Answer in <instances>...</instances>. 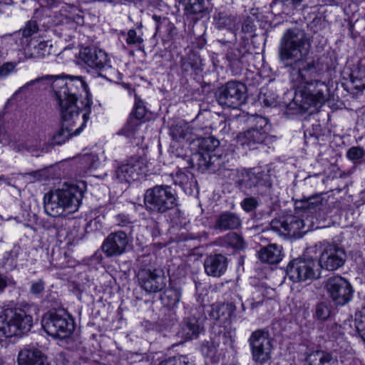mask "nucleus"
<instances>
[{"label":"nucleus","mask_w":365,"mask_h":365,"mask_svg":"<svg viewBox=\"0 0 365 365\" xmlns=\"http://www.w3.org/2000/svg\"><path fill=\"white\" fill-rule=\"evenodd\" d=\"M309 43L306 34L299 29L287 30L281 38L279 47L280 61L291 66L290 81L295 88L291 108L313 113L328 99L329 90L321 81L323 68L320 63L307 58Z\"/></svg>","instance_id":"obj_1"},{"label":"nucleus","mask_w":365,"mask_h":365,"mask_svg":"<svg viewBox=\"0 0 365 365\" xmlns=\"http://www.w3.org/2000/svg\"><path fill=\"white\" fill-rule=\"evenodd\" d=\"M53 88L61 125L53 135L52 144L60 145L83 130L89 118L91 101L86 91L85 82L79 77H73L67 82L57 81Z\"/></svg>","instance_id":"obj_2"},{"label":"nucleus","mask_w":365,"mask_h":365,"mask_svg":"<svg viewBox=\"0 0 365 365\" xmlns=\"http://www.w3.org/2000/svg\"><path fill=\"white\" fill-rule=\"evenodd\" d=\"M323 198L317 195L295 202V210L302 218L294 215H288L274 219L270 222L271 229L279 235H296L307 225L308 229L313 225L314 217L317 218V213L322 206Z\"/></svg>","instance_id":"obj_3"},{"label":"nucleus","mask_w":365,"mask_h":365,"mask_svg":"<svg viewBox=\"0 0 365 365\" xmlns=\"http://www.w3.org/2000/svg\"><path fill=\"white\" fill-rule=\"evenodd\" d=\"M83 182L65 183L61 188L45 195L44 210L52 217H59L76 212L83 197Z\"/></svg>","instance_id":"obj_4"},{"label":"nucleus","mask_w":365,"mask_h":365,"mask_svg":"<svg viewBox=\"0 0 365 365\" xmlns=\"http://www.w3.org/2000/svg\"><path fill=\"white\" fill-rule=\"evenodd\" d=\"M32 326L33 317L24 309L9 308L0 312V332L6 337L27 333Z\"/></svg>","instance_id":"obj_5"},{"label":"nucleus","mask_w":365,"mask_h":365,"mask_svg":"<svg viewBox=\"0 0 365 365\" xmlns=\"http://www.w3.org/2000/svg\"><path fill=\"white\" fill-rule=\"evenodd\" d=\"M144 204L148 211L164 214L177 206V195L169 185H155L145 191Z\"/></svg>","instance_id":"obj_6"},{"label":"nucleus","mask_w":365,"mask_h":365,"mask_svg":"<svg viewBox=\"0 0 365 365\" xmlns=\"http://www.w3.org/2000/svg\"><path fill=\"white\" fill-rule=\"evenodd\" d=\"M222 176L232 178L237 176L236 184L244 192L247 190L263 192V188H269L271 186L270 177L264 171L252 170H243L238 171L233 169H225L221 174Z\"/></svg>","instance_id":"obj_7"},{"label":"nucleus","mask_w":365,"mask_h":365,"mask_svg":"<svg viewBox=\"0 0 365 365\" xmlns=\"http://www.w3.org/2000/svg\"><path fill=\"white\" fill-rule=\"evenodd\" d=\"M220 142L214 137L202 138L199 143L200 158L198 165L203 170L211 173L219 172L220 175L225 170L223 160L219 149Z\"/></svg>","instance_id":"obj_8"},{"label":"nucleus","mask_w":365,"mask_h":365,"mask_svg":"<svg viewBox=\"0 0 365 365\" xmlns=\"http://www.w3.org/2000/svg\"><path fill=\"white\" fill-rule=\"evenodd\" d=\"M45 331L54 338L65 339L73 331V319L63 310L50 311L42 319Z\"/></svg>","instance_id":"obj_9"},{"label":"nucleus","mask_w":365,"mask_h":365,"mask_svg":"<svg viewBox=\"0 0 365 365\" xmlns=\"http://www.w3.org/2000/svg\"><path fill=\"white\" fill-rule=\"evenodd\" d=\"M320 252L318 264L319 267L334 271L342 267L346 259L344 249L334 243L320 242L309 248V252Z\"/></svg>","instance_id":"obj_10"},{"label":"nucleus","mask_w":365,"mask_h":365,"mask_svg":"<svg viewBox=\"0 0 365 365\" xmlns=\"http://www.w3.org/2000/svg\"><path fill=\"white\" fill-rule=\"evenodd\" d=\"M249 121L251 127L238 134L237 142L243 147L255 149L258 145L264 143L267 136L268 120L262 116L256 115L252 116Z\"/></svg>","instance_id":"obj_11"},{"label":"nucleus","mask_w":365,"mask_h":365,"mask_svg":"<svg viewBox=\"0 0 365 365\" xmlns=\"http://www.w3.org/2000/svg\"><path fill=\"white\" fill-rule=\"evenodd\" d=\"M252 361L264 364L272 356V344L269 333L266 329L254 331L248 339Z\"/></svg>","instance_id":"obj_12"},{"label":"nucleus","mask_w":365,"mask_h":365,"mask_svg":"<svg viewBox=\"0 0 365 365\" xmlns=\"http://www.w3.org/2000/svg\"><path fill=\"white\" fill-rule=\"evenodd\" d=\"M324 289L331 301L338 306L348 304L354 294L351 283L340 275L329 277L324 282Z\"/></svg>","instance_id":"obj_13"},{"label":"nucleus","mask_w":365,"mask_h":365,"mask_svg":"<svg viewBox=\"0 0 365 365\" xmlns=\"http://www.w3.org/2000/svg\"><path fill=\"white\" fill-rule=\"evenodd\" d=\"M320 274L319 264L314 259H295L287 267V275L294 282L315 279Z\"/></svg>","instance_id":"obj_14"},{"label":"nucleus","mask_w":365,"mask_h":365,"mask_svg":"<svg viewBox=\"0 0 365 365\" xmlns=\"http://www.w3.org/2000/svg\"><path fill=\"white\" fill-rule=\"evenodd\" d=\"M246 91L244 83L231 81L220 87L215 96L220 105L236 108L245 102Z\"/></svg>","instance_id":"obj_15"},{"label":"nucleus","mask_w":365,"mask_h":365,"mask_svg":"<svg viewBox=\"0 0 365 365\" xmlns=\"http://www.w3.org/2000/svg\"><path fill=\"white\" fill-rule=\"evenodd\" d=\"M145 167V163L143 158L133 156L116 168L115 176L120 182L129 183L138 178Z\"/></svg>","instance_id":"obj_16"},{"label":"nucleus","mask_w":365,"mask_h":365,"mask_svg":"<svg viewBox=\"0 0 365 365\" xmlns=\"http://www.w3.org/2000/svg\"><path fill=\"white\" fill-rule=\"evenodd\" d=\"M80 57L89 67L107 73L111 69L106 53L96 47H86L80 52ZM106 76V73L101 74Z\"/></svg>","instance_id":"obj_17"},{"label":"nucleus","mask_w":365,"mask_h":365,"mask_svg":"<svg viewBox=\"0 0 365 365\" xmlns=\"http://www.w3.org/2000/svg\"><path fill=\"white\" fill-rule=\"evenodd\" d=\"M128 236L125 231L110 233L102 245L103 252L108 257L121 255L129 244Z\"/></svg>","instance_id":"obj_18"},{"label":"nucleus","mask_w":365,"mask_h":365,"mask_svg":"<svg viewBox=\"0 0 365 365\" xmlns=\"http://www.w3.org/2000/svg\"><path fill=\"white\" fill-rule=\"evenodd\" d=\"M140 287L147 292H158L165 287L164 277L158 269H142L138 272Z\"/></svg>","instance_id":"obj_19"},{"label":"nucleus","mask_w":365,"mask_h":365,"mask_svg":"<svg viewBox=\"0 0 365 365\" xmlns=\"http://www.w3.org/2000/svg\"><path fill=\"white\" fill-rule=\"evenodd\" d=\"M227 264V259L225 255L222 254L210 255L205 259V271L209 276L220 277L225 273Z\"/></svg>","instance_id":"obj_20"},{"label":"nucleus","mask_w":365,"mask_h":365,"mask_svg":"<svg viewBox=\"0 0 365 365\" xmlns=\"http://www.w3.org/2000/svg\"><path fill=\"white\" fill-rule=\"evenodd\" d=\"M18 365H51L47 357L38 349L26 347L21 350L17 357Z\"/></svg>","instance_id":"obj_21"},{"label":"nucleus","mask_w":365,"mask_h":365,"mask_svg":"<svg viewBox=\"0 0 365 365\" xmlns=\"http://www.w3.org/2000/svg\"><path fill=\"white\" fill-rule=\"evenodd\" d=\"M205 317L203 316L196 317H187L184 321L182 327L183 336L187 339L197 338L198 336L204 331V322Z\"/></svg>","instance_id":"obj_22"},{"label":"nucleus","mask_w":365,"mask_h":365,"mask_svg":"<svg viewBox=\"0 0 365 365\" xmlns=\"http://www.w3.org/2000/svg\"><path fill=\"white\" fill-rule=\"evenodd\" d=\"M304 365H339V361L332 353L317 350L307 355Z\"/></svg>","instance_id":"obj_23"},{"label":"nucleus","mask_w":365,"mask_h":365,"mask_svg":"<svg viewBox=\"0 0 365 365\" xmlns=\"http://www.w3.org/2000/svg\"><path fill=\"white\" fill-rule=\"evenodd\" d=\"M214 22L217 29H227L235 34L239 29L240 20L237 16L225 12H218L214 16Z\"/></svg>","instance_id":"obj_24"},{"label":"nucleus","mask_w":365,"mask_h":365,"mask_svg":"<svg viewBox=\"0 0 365 365\" xmlns=\"http://www.w3.org/2000/svg\"><path fill=\"white\" fill-rule=\"evenodd\" d=\"M258 257L262 262L277 264L282 259V247L276 244H270L263 247L258 252Z\"/></svg>","instance_id":"obj_25"},{"label":"nucleus","mask_w":365,"mask_h":365,"mask_svg":"<svg viewBox=\"0 0 365 365\" xmlns=\"http://www.w3.org/2000/svg\"><path fill=\"white\" fill-rule=\"evenodd\" d=\"M241 225V220L237 215L231 212L220 214L216 220L215 228L220 230L237 229Z\"/></svg>","instance_id":"obj_26"},{"label":"nucleus","mask_w":365,"mask_h":365,"mask_svg":"<svg viewBox=\"0 0 365 365\" xmlns=\"http://www.w3.org/2000/svg\"><path fill=\"white\" fill-rule=\"evenodd\" d=\"M235 311V307L230 303L211 307L210 317L215 320L227 321L231 319Z\"/></svg>","instance_id":"obj_27"},{"label":"nucleus","mask_w":365,"mask_h":365,"mask_svg":"<svg viewBox=\"0 0 365 365\" xmlns=\"http://www.w3.org/2000/svg\"><path fill=\"white\" fill-rule=\"evenodd\" d=\"M48 81L51 83V87L53 89V92L54 93V88H53V83L56 82L57 81H63L66 82L63 79H62L59 76H52V75H46L43 76L42 77L36 78V79L31 80L26 83H25L24 86L20 87L19 90L17 91V93H24L27 91H31V88L35 86L36 83L43 82V81Z\"/></svg>","instance_id":"obj_28"},{"label":"nucleus","mask_w":365,"mask_h":365,"mask_svg":"<svg viewBox=\"0 0 365 365\" xmlns=\"http://www.w3.org/2000/svg\"><path fill=\"white\" fill-rule=\"evenodd\" d=\"M192 128L190 126L186 123L182 125H176L173 126L170 129V134L173 138L179 140L180 139H185L187 141L193 140V139L190 136L191 135Z\"/></svg>","instance_id":"obj_29"},{"label":"nucleus","mask_w":365,"mask_h":365,"mask_svg":"<svg viewBox=\"0 0 365 365\" xmlns=\"http://www.w3.org/2000/svg\"><path fill=\"white\" fill-rule=\"evenodd\" d=\"M28 49L30 51L28 54L29 58H39L50 53L51 46H48L46 41H40L36 45L32 46V44H30Z\"/></svg>","instance_id":"obj_30"},{"label":"nucleus","mask_w":365,"mask_h":365,"mask_svg":"<svg viewBox=\"0 0 365 365\" xmlns=\"http://www.w3.org/2000/svg\"><path fill=\"white\" fill-rule=\"evenodd\" d=\"M181 299V291L177 288L168 289L162 297L163 302L166 306L174 308L180 302Z\"/></svg>","instance_id":"obj_31"},{"label":"nucleus","mask_w":365,"mask_h":365,"mask_svg":"<svg viewBox=\"0 0 365 365\" xmlns=\"http://www.w3.org/2000/svg\"><path fill=\"white\" fill-rule=\"evenodd\" d=\"M188 14H197L205 9L204 0H180Z\"/></svg>","instance_id":"obj_32"},{"label":"nucleus","mask_w":365,"mask_h":365,"mask_svg":"<svg viewBox=\"0 0 365 365\" xmlns=\"http://www.w3.org/2000/svg\"><path fill=\"white\" fill-rule=\"evenodd\" d=\"M79 163L83 170L96 169L100 164L98 157L93 153L84 154L80 157Z\"/></svg>","instance_id":"obj_33"},{"label":"nucleus","mask_w":365,"mask_h":365,"mask_svg":"<svg viewBox=\"0 0 365 365\" xmlns=\"http://www.w3.org/2000/svg\"><path fill=\"white\" fill-rule=\"evenodd\" d=\"M140 125L141 123L140 121L136 120L133 117H130L120 132L128 138H135Z\"/></svg>","instance_id":"obj_34"},{"label":"nucleus","mask_w":365,"mask_h":365,"mask_svg":"<svg viewBox=\"0 0 365 365\" xmlns=\"http://www.w3.org/2000/svg\"><path fill=\"white\" fill-rule=\"evenodd\" d=\"M222 240L225 244L235 249H242L245 247L243 238L235 232L227 234Z\"/></svg>","instance_id":"obj_35"},{"label":"nucleus","mask_w":365,"mask_h":365,"mask_svg":"<svg viewBox=\"0 0 365 365\" xmlns=\"http://www.w3.org/2000/svg\"><path fill=\"white\" fill-rule=\"evenodd\" d=\"M354 325L359 336L365 342V307L360 312L356 313Z\"/></svg>","instance_id":"obj_36"},{"label":"nucleus","mask_w":365,"mask_h":365,"mask_svg":"<svg viewBox=\"0 0 365 365\" xmlns=\"http://www.w3.org/2000/svg\"><path fill=\"white\" fill-rule=\"evenodd\" d=\"M115 221L117 225L120 227H128L129 228V231L127 235H129V237H133V232L135 229L138 226L133 225L128 215L124 214H118L115 216Z\"/></svg>","instance_id":"obj_37"},{"label":"nucleus","mask_w":365,"mask_h":365,"mask_svg":"<svg viewBox=\"0 0 365 365\" xmlns=\"http://www.w3.org/2000/svg\"><path fill=\"white\" fill-rule=\"evenodd\" d=\"M365 157V150L359 146L350 148L346 152V158L354 163L359 162Z\"/></svg>","instance_id":"obj_38"},{"label":"nucleus","mask_w":365,"mask_h":365,"mask_svg":"<svg viewBox=\"0 0 365 365\" xmlns=\"http://www.w3.org/2000/svg\"><path fill=\"white\" fill-rule=\"evenodd\" d=\"M330 307L327 302H321L317 304L315 308L316 317L319 320H326L330 316Z\"/></svg>","instance_id":"obj_39"},{"label":"nucleus","mask_w":365,"mask_h":365,"mask_svg":"<svg viewBox=\"0 0 365 365\" xmlns=\"http://www.w3.org/2000/svg\"><path fill=\"white\" fill-rule=\"evenodd\" d=\"M146 113V108L143 103L135 98L134 110L131 113L130 117H133L136 120L140 121L143 119Z\"/></svg>","instance_id":"obj_40"},{"label":"nucleus","mask_w":365,"mask_h":365,"mask_svg":"<svg viewBox=\"0 0 365 365\" xmlns=\"http://www.w3.org/2000/svg\"><path fill=\"white\" fill-rule=\"evenodd\" d=\"M9 146L16 152L21 153L24 150H27L29 153H34V151H37L40 147V145H36L35 146H31L26 143H9Z\"/></svg>","instance_id":"obj_41"},{"label":"nucleus","mask_w":365,"mask_h":365,"mask_svg":"<svg viewBox=\"0 0 365 365\" xmlns=\"http://www.w3.org/2000/svg\"><path fill=\"white\" fill-rule=\"evenodd\" d=\"M241 206L245 212H249L258 206V202L253 197H247L242 201Z\"/></svg>","instance_id":"obj_42"},{"label":"nucleus","mask_w":365,"mask_h":365,"mask_svg":"<svg viewBox=\"0 0 365 365\" xmlns=\"http://www.w3.org/2000/svg\"><path fill=\"white\" fill-rule=\"evenodd\" d=\"M38 25L35 21H29L25 27L22 29V36L25 38L30 37L38 31Z\"/></svg>","instance_id":"obj_43"},{"label":"nucleus","mask_w":365,"mask_h":365,"mask_svg":"<svg viewBox=\"0 0 365 365\" xmlns=\"http://www.w3.org/2000/svg\"><path fill=\"white\" fill-rule=\"evenodd\" d=\"M143 42L141 34H138L137 31L134 29H130L128 31L126 43L128 44H137Z\"/></svg>","instance_id":"obj_44"},{"label":"nucleus","mask_w":365,"mask_h":365,"mask_svg":"<svg viewBox=\"0 0 365 365\" xmlns=\"http://www.w3.org/2000/svg\"><path fill=\"white\" fill-rule=\"evenodd\" d=\"M16 66V63L12 62H6L0 66V77L4 78L11 73Z\"/></svg>","instance_id":"obj_45"},{"label":"nucleus","mask_w":365,"mask_h":365,"mask_svg":"<svg viewBox=\"0 0 365 365\" xmlns=\"http://www.w3.org/2000/svg\"><path fill=\"white\" fill-rule=\"evenodd\" d=\"M43 290L44 282L42 280H38L31 284L30 293L36 296H39L43 292Z\"/></svg>","instance_id":"obj_46"},{"label":"nucleus","mask_w":365,"mask_h":365,"mask_svg":"<svg viewBox=\"0 0 365 365\" xmlns=\"http://www.w3.org/2000/svg\"><path fill=\"white\" fill-rule=\"evenodd\" d=\"M174 182L176 185L182 186L187 184L188 181V176L181 171L176 173L175 176L173 178Z\"/></svg>","instance_id":"obj_47"},{"label":"nucleus","mask_w":365,"mask_h":365,"mask_svg":"<svg viewBox=\"0 0 365 365\" xmlns=\"http://www.w3.org/2000/svg\"><path fill=\"white\" fill-rule=\"evenodd\" d=\"M283 6L289 11L296 9L301 5L303 0H279Z\"/></svg>","instance_id":"obj_48"},{"label":"nucleus","mask_w":365,"mask_h":365,"mask_svg":"<svg viewBox=\"0 0 365 365\" xmlns=\"http://www.w3.org/2000/svg\"><path fill=\"white\" fill-rule=\"evenodd\" d=\"M185 359H186L184 356H180L178 358H170L162 362L160 365H181L182 363H183L185 365H187Z\"/></svg>","instance_id":"obj_49"},{"label":"nucleus","mask_w":365,"mask_h":365,"mask_svg":"<svg viewBox=\"0 0 365 365\" xmlns=\"http://www.w3.org/2000/svg\"><path fill=\"white\" fill-rule=\"evenodd\" d=\"M253 31V21L250 17H247L242 24V31L244 33H251Z\"/></svg>","instance_id":"obj_50"},{"label":"nucleus","mask_w":365,"mask_h":365,"mask_svg":"<svg viewBox=\"0 0 365 365\" xmlns=\"http://www.w3.org/2000/svg\"><path fill=\"white\" fill-rule=\"evenodd\" d=\"M240 57L241 55L239 49H232L227 54V58L230 62L239 61Z\"/></svg>","instance_id":"obj_51"},{"label":"nucleus","mask_w":365,"mask_h":365,"mask_svg":"<svg viewBox=\"0 0 365 365\" xmlns=\"http://www.w3.org/2000/svg\"><path fill=\"white\" fill-rule=\"evenodd\" d=\"M18 255H19V249L16 247H14L10 252H6L4 258L6 260L11 259L12 261H14L17 259Z\"/></svg>","instance_id":"obj_52"},{"label":"nucleus","mask_w":365,"mask_h":365,"mask_svg":"<svg viewBox=\"0 0 365 365\" xmlns=\"http://www.w3.org/2000/svg\"><path fill=\"white\" fill-rule=\"evenodd\" d=\"M9 284V279L6 276L0 272V294L3 293Z\"/></svg>","instance_id":"obj_53"},{"label":"nucleus","mask_w":365,"mask_h":365,"mask_svg":"<svg viewBox=\"0 0 365 365\" xmlns=\"http://www.w3.org/2000/svg\"><path fill=\"white\" fill-rule=\"evenodd\" d=\"M41 3V4L43 6H48L51 7L53 6L57 0H38Z\"/></svg>","instance_id":"obj_54"},{"label":"nucleus","mask_w":365,"mask_h":365,"mask_svg":"<svg viewBox=\"0 0 365 365\" xmlns=\"http://www.w3.org/2000/svg\"><path fill=\"white\" fill-rule=\"evenodd\" d=\"M352 83L355 84L354 86L357 90L363 91L364 89H365V83H362L361 84H358L356 78L352 77Z\"/></svg>","instance_id":"obj_55"},{"label":"nucleus","mask_w":365,"mask_h":365,"mask_svg":"<svg viewBox=\"0 0 365 365\" xmlns=\"http://www.w3.org/2000/svg\"><path fill=\"white\" fill-rule=\"evenodd\" d=\"M25 175H30V176L33 177L34 178H35L36 180H39L40 177H41V174L38 171L33 172V173H27V174H25Z\"/></svg>","instance_id":"obj_56"},{"label":"nucleus","mask_w":365,"mask_h":365,"mask_svg":"<svg viewBox=\"0 0 365 365\" xmlns=\"http://www.w3.org/2000/svg\"><path fill=\"white\" fill-rule=\"evenodd\" d=\"M1 182L8 185H11L10 180L6 178L4 175H0V182Z\"/></svg>","instance_id":"obj_57"},{"label":"nucleus","mask_w":365,"mask_h":365,"mask_svg":"<svg viewBox=\"0 0 365 365\" xmlns=\"http://www.w3.org/2000/svg\"><path fill=\"white\" fill-rule=\"evenodd\" d=\"M153 20H154L157 24H158V23L161 21L162 18H161L160 16H159L153 15Z\"/></svg>","instance_id":"obj_58"},{"label":"nucleus","mask_w":365,"mask_h":365,"mask_svg":"<svg viewBox=\"0 0 365 365\" xmlns=\"http://www.w3.org/2000/svg\"><path fill=\"white\" fill-rule=\"evenodd\" d=\"M262 302L261 301H258V302H253L251 303V307L252 308H255L257 307V306H259V304H261Z\"/></svg>","instance_id":"obj_59"},{"label":"nucleus","mask_w":365,"mask_h":365,"mask_svg":"<svg viewBox=\"0 0 365 365\" xmlns=\"http://www.w3.org/2000/svg\"><path fill=\"white\" fill-rule=\"evenodd\" d=\"M0 365H4V361L2 357L0 356Z\"/></svg>","instance_id":"obj_60"},{"label":"nucleus","mask_w":365,"mask_h":365,"mask_svg":"<svg viewBox=\"0 0 365 365\" xmlns=\"http://www.w3.org/2000/svg\"><path fill=\"white\" fill-rule=\"evenodd\" d=\"M137 28H138V29H140L142 28V24H140L137 26Z\"/></svg>","instance_id":"obj_61"},{"label":"nucleus","mask_w":365,"mask_h":365,"mask_svg":"<svg viewBox=\"0 0 365 365\" xmlns=\"http://www.w3.org/2000/svg\"><path fill=\"white\" fill-rule=\"evenodd\" d=\"M205 345H203V346H202V351H204V349H205Z\"/></svg>","instance_id":"obj_62"}]
</instances>
